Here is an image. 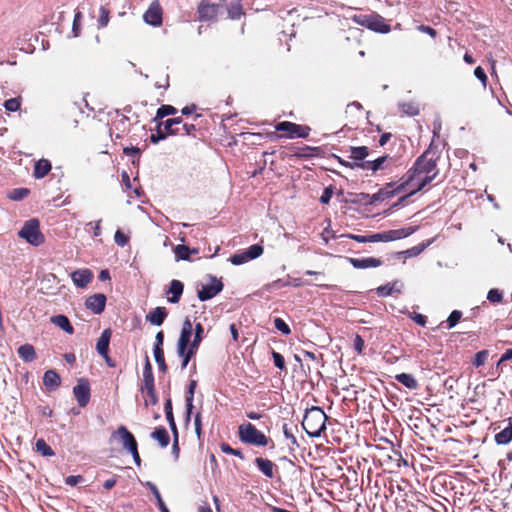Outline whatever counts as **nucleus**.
I'll return each instance as SVG.
<instances>
[{
	"label": "nucleus",
	"mask_w": 512,
	"mask_h": 512,
	"mask_svg": "<svg viewBox=\"0 0 512 512\" xmlns=\"http://www.w3.org/2000/svg\"><path fill=\"white\" fill-rule=\"evenodd\" d=\"M427 155L428 152H425L416 160L413 167L403 177V182L399 185L397 191L408 187L411 189L408 195H413L436 178L438 175L436 161L427 158Z\"/></svg>",
	"instance_id": "f257e3e1"
},
{
	"label": "nucleus",
	"mask_w": 512,
	"mask_h": 512,
	"mask_svg": "<svg viewBox=\"0 0 512 512\" xmlns=\"http://www.w3.org/2000/svg\"><path fill=\"white\" fill-rule=\"evenodd\" d=\"M327 416L319 407L308 409L302 421V427L311 437H319L326 428Z\"/></svg>",
	"instance_id": "f03ea898"
},
{
	"label": "nucleus",
	"mask_w": 512,
	"mask_h": 512,
	"mask_svg": "<svg viewBox=\"0 0 512 512\" xmlns=\"http://www.w3.org/2000/svg\"><path fill=\"white\" fill-rule=\"evenodd\" d=\"M238 434L240 440L244 443L255 446H266L268 444V438L265 434L249 422L239 426Z\"/></svg>",
	"instance_id": "7ed1b4c3"
},
{
	"label": "nucleus",
	"mask_w": 512,
	"mask_h": 512,
	"mask_svg": "<svg viewBox=\"0 0 512 512\" xmlns=\"http://www.w3.org/2000/svg\"><path fill=\"white\" fill-rule=\"evenodd\" d=\"M18 235L34 246H39L44 243V235L40 231L37 219L27 221L19 231Z\"/></svg>",
	"instance_id": "20e7f679"
},
{
	"label": "nucleus",
	"mask_w": 512,
	"mask_h": 512,
	"mask_svg": "<svg viewBox=\"0 0 512 512\" xmlns=\"http://www.w3.org/2000/svg\"><path fill=\"white\" fill-rule=\"evenodd\" d=\"M355 20L361 26H364L374 32L387 34L391 31L390 25L379 14H370L355 17Z\"/></svg>",
	"instance_id": "39448f33"
},
{
	"label": "nucleus",
	"mask_w": 512,
	"mask_h": 512,
	"mask_svg": "<svg viewBox=\"0 0 512 512\" xmlns=\"http://www.w3.org/2000/svg\"><path fill=\"white\" fill-rule=\"evenodd\" d=\"M141 390L147 394V398L145 399L146 406H148L149 403L152 405L157 403V396L154 388V377L148 358L146 359V364L143 371V385Z\"/></svg>",
	"instance_id": "423d86ee"
},
{
	"label": "nucleus",
	"mask_w": 512,
	"mask_h": 512,
	"mask_svg": "<svg viewBox=\"0 0 512 512\" xmlns=\"http://www.w3.org/2000/svg\"><path fill=\"white\" fill-rule=\"evenodd\" d=\"M277 131L285 132L288 138H306L309 135L310 128L293 122L284 121L275 126Z\"/></svg>",
	"instance_id": "0eeeda50"
},
{
	"label": "nucleus",
	"mask_w": 512,
	"mask_h": 512,
	"mask_svg": "<svg viewBox=\"0 0 512 512\" xmlns=\"http://www.w3.org/2000/svg\"><path fill=\"white\" fill-rule=\"evenodd\" d=\"M163 10L159 1H153L143 14V20L148 25L159 27L163 22Z\"/></svg>",
	"instance_id": "6e6552de"
},
{
	"label": "nucleus",
	"mask_w": 512,
	"mask_h": 512,
	"mask_svg": "<svg viewBox=\"0 0 512 512\" xmlns=\"http://www.w3.org/2000/svg\"><path fill=\"white\" fill-rule=\"evenodd\" d=\"M222 6L202 1L197 9L198 19L200 21H216Z\"/></svg>",
	"instance_id": "1a4fd4ad"
},
{
	"label": "nucleus",
	"mask_w": 512,
	"mask_h": 512,
	"mask_svg": "<svg viewBox=\"0 0 512 512\" xmlns=\"http://www.w3.org/2000/svg\"><path fill=\"white\" fill-rule=\"evenodd\" d=\"M211 284L202 285L197 291V296L200 301H207L215 297L223 289V284L220 280L210 276Z\"/></svg>",
	"instance_id": "9d476101"
},
{
	"label": "nucleus",
	"mask_w": 512,
	"mask_h": 512,
	"mask_svg": "<svg viewBox=\"0 0 512 512\" xmlns=\"http://www.w3.org/2000/svg\"><path fill=\"white\" fill-rule=\"evenodd\" d=\"M117 437L123 449L130 451V449L137 446V441L133 434L128 431L125 426H119L115 432L112 433L111 438Z\"/></svg>",
	"instance_id": "9b49d317"
},
{
	"label": "nucleus",
	"mask_w": 512,
	"mask_h": 512,
	"mask_svg": "<svg viewBox=\"0 0 512 512\" xmlns=\"http://www.w3.org/2000/svg\"><path fill=\"white\" fill-rule=\"evenodd\" d=\"M193 332V325L191 321L186 318L182 324L179 339L177 341V352L183 353L184 349H188L190 345V339Z\"/></svg>",
	"instance_id": "f8f14e48"
},
{
	"label": "nucleus",
	"mask_w": 512,
	"mask_h": 512,
	"mask_svg": "<svg viewBox=\"0 0 512 512\" xmlns=\"http://www.w3.org/2000/svg\"><path fill=\"white\" fill-rule=\"evenodd\" d=\"M73 393L79 406L85 407L90 400V387L88 381L79 379L77 385L73 388Z\"/></svg>",
	"instance_id": "ddd939ff"
},
{
	"label": "nucleus",
	"mask_w": 512,
	"mask_h": 512,
	"mask_svg": "<svg viewBox=\"0 0 512 512\" xmlns=\"http://www.w3.org/2000/svg\"><path fill=\"white\" fill-rule=\"evenodd\" d=\"M111 335H112L111 330L110 329H105L101 333L100 337L97 340L96 350L105 359V361L107 362L108 365L113 366L110 363V357L108 355L109 343H110Z\"/></svg>",
	"instance_id": "4468645a"
},
{
	"label": "nucleus",
	"mask_w": 512,
	"mask_h": 512,
	"mask_svg": "<svg viewBox=\"0 0 512 512\" xmlns=\"http://www.w3.org/2000/svg\"><path fill=\"white\" fill-rule=\"evenodd\" d=\"M85 305L87 309L91 310L95 314H100L105 309L106 296L98 293L87 298Z\"/></svg>",
	"instance_id": "2eb2a0df"
},
{
	"label": "nucleus",
	"mask_w": 512,
	"mask_h": 512,
	"mask_svg": "<svg viewBox=\"0 0 512 512\" xmlns=\"http://www.w3.org/2000/svg\"><path fill=\"white\" fill-rule=\"evenodd\" d=\"M71 278L77 287L84 288L91 282L93 274L89 269H79L72 272Z\"/></svg>",
	"instance_id": "dca6fc26"
},
{
	"label": "nucleus",
	"mask_w": 512,
	"mask_h": 512,
	"mask_svg": "<svg viewBox=\"0 0 512 512\" xmlns=\"http://www.w3.org/2000/svg\"><path fill=\"white\" fill-rule=\"evenodd\" d=\"M348 261L356 269H367L376 268L382 264V261L378 258L367 257V258H348Z\"/></svg>",
	"instance_id": "f3484780"
},
{
	"label": "nucleus",
	"mask_w": 512,
	"mask_h": 512,
	"mask_svg": "<svg viewBox=\"0 0 512 512\" xmlns=\"http://www.w3.org/2000/svg\"><path fill=\"white\" fill-rule=\"evenodd\" d=\"M403 289V283L401 281H394L390 283H386L385 285L379 286L376 291L377 294L381 297H387L394 293L400 294Z\"/></svg>",
	"instance_id": "a211bd4d"
},
{
	"label": "nucleus",
	"mask_w": 512,
	"mask_h": 512,
	"mask_svg": "<svg viewBox=\"0 0 512 512\" xmlns=\"http://www.w3.org/2000/svg\"><path fill=\"white\" fill-rule=\"evenodd\" d=\"M414 231H415L414 228H402V229L389 230V231L382 232L383 242H390V241L406 238L409 235H411Z\"/></svg>",
	"instance_id": "6ab92c4d"
},
{
	"label": "nucleus",
	"mask_w": 512,
	"mask_h": 512,
	"mask_svg": "<svg viewBox=\"0 0 512 512\" xmlns=\"http://www.w3.org/2000/svg\"><path fill=\"white\" fill-rule=\"evenodd\" d=\"M184 285L179 280H172L167 291L168 301L170 303H178L183 293Z\"/></svg>",
	"instance_id": "aec40b11"
},
{
	"label": "nucleus",
	"mask_w": 512,
	"mask_h": 512,
	"mask_svg": "<svg viewBox=\"0 0 512 512\" xmlns=\"http://www.w3.org/2000/svg\"><path fill=\"white\" fill-rule=\"evenodd\" d=\"M167 317V311L164 307H156L146 315V320L152 325L160 326Z\"/></svg>",
	"instance_id": "412c9836"
},
{
	"label": "nucleus",
	"mask_w": 512,
	"mask_h": 512,
	"mask_svg": "<svg viewBox=\"0 0 512 512\" xmlns=\"http://www.w3.org/2000/svg\"><path fill=\"white\" fill-rule=\"evenodd\" d=\"M255 463L258 469L268 478L274 477V467L275 464L269 460L262 457H257L255 459Z\"/></svg>",
	"instance_id": "4be33fe9"
},
{
	"label": "nucleus",
	"mask_w": 512,
	"mask_h": 512,
	"mask_svg": "<svg viewBox=\"0 0 512 512\" xmlns=\"http://www.w3.org/2000/svg\"><path fill=\"white\" fill-rule=\"evenodd\" d=\"M196 386H197V382L195 380H191L189 383L187 393H186L185 402H186V420L187 421H189L191 418L192 409H193V397H194V392H195Z\"/></svg>",
	"instance_id": "5701e85b"
},
{
	"label": "nucleus",
	"mask_w": 512,
	"mask_h": 512,
	"mask_svg": "<svg viewBox=\"0 0 512 512\" xmlns=\"http://www.w3.org/2000/svg\"><path fill=\"white\" fill-rule=\"evenodd\" d=\"M51 322L56 325L57 327H59L60 329H62L63 331H65L66 333L72 335L74 333V328L73 326L71 325L69 319L65 316V315H55L53 317H51Z\"/></svg>",
	"instance_id": "b1692460"
},
{
	"label": "nucleus",
	"mask_w": 512,
	"mask_h": 512,
	"mask_svg": "<svg viewBox=\"0 0 512 512\" xmlns=\"http://www.w3.org/2000/svg\"><path fill=\"white\" fill-rule=\"evenodd\" d=\"M508 426L495 435V441L499 445H506L512 441V418H508Z\"/></svg>",
	"instance_id": "393cba45"
},
{
	"label": "nucleus",
	"mask_w": 512,
	"mask_h": 512,
	"mask_svg": "<svg viewBox=\"0 0 512 512\" xmlns=\"http://www.w3.org/2000/svg\"><path fill=\"white\" fill-rule=\"evenodd\" d=\"M51 170V164L46 159H40L35 163L33 175L37 179L45 177Z\"/></svg>",
	"instance_id": "a878e982"
},
{
	"label": "nucleus",
	"mask_w": 512,
	"mask_h": 512,
	"mask_svg": "<svg viewBox=\"0 0 512 512\" xmlns=\"http://www.w3.org/2000/svg\"><path fill=\"white\" fill-rule=\"evenodd\" d=\"M43 383L48 389H55L60 385L61 379L57 372L48 370L44 374Z\"/></svg>",
	"instance_id": "bb28decb"
},
{
	"label": "nucleus",
	"mask_w": 512,
	"mask_h": 512,
	"mask_svg": "<svg viewBox=\"0 0 512 512\" xmlns=\"http://www.w3.org/2000/svg\"><path fill=\"white\" fill-rule=\"evenodd\" d=\"M151 438L158 441L161 447H167L170 441L169 434L164 427H158L151 433Z\"/></svg>",
	"instance_id": "cd10ccee"
},
{
	"label": "nucleus",
	"mask_w": 512,
	"mask_h": 512,
	"mask_svg": "<svg viewBox=\"0 0 512 512\" xmlns=\"http://www.w3.org/2000/svg\"><path fill=\"white\" fill-rule=\"evenodd\" d=\"M395 379L399 383H401L402 385H404L405 387H407L409 389L414 390V389H416L418 387L417 380L411 374H408V373L397 374L395 376Z\"/></svg>",
	"instance_id": "c85d7f7f"
},
{
	"label": "nucleus",
	"mask_w": 512,
	"mask_h": 512,
	"mask_svg": "<svg viewBox=\"0 0 512 512\" xmlns=\"http://www.w3.org/2000/svg\"><path fill=\"white\" fill-rule=\"evenodd\" d=\"M18 355L26 362H31L36 358L35 349L30 344L21 345L18 348Z\"/></svg>",
	"instance_id": "c756f323"
},
{
	"label": "nucleus",
	"mask_w": 512,
	"mask_h": 512,
	"mask_svg": "<svg viewBox=\"0 0 512 512\" xmlns=\"http://www.w3.org/2000/svg\"><path fill=\"white\" fill-rule=\"evenodd\" d=\"M164 411H165L169 426L173 432V435L177 436L178 430H177L176 423L174 420V416H173V412H172V403H171L170 399L166 400L165 405H164Z\"/></svg>",
	"instance_id": "7c9ffc66"
},
{
	"label": "nucleus",
	"mask_w": 512,
	"mask_h": 512,
	"mask_svg": "<svg viewBox=\"0 0 512 512\" xmlns=\"http://www.w3.org/2000/svg\"><path fill=\"white\" fill-rule=\"evenodd\" d=\"M228 17L230 19H239L242 14V5L240 3V0H232L228 6Z\"/></svg>",
	"instance_id": "2f4dec72"
},
{
	"label": "nucleus",
	"mask_w": 512,
	"mask_h": 512,
	"mask_svg": "<svg viewBox=\"0 0 512 512\" xmlns=\"http://www.w3.org/2000/svg\"><path fill=\"white\" fill-rule=\"evenodd\" d=\"M174 253L176 260H188L191 253H197V250H190L189 247L185 245H177L174 248Z\"/></svg>",
	"instance_id": "473e14b6"
},
{
	"label": "nucleus",
	"mask_w": 512,
	"mask_h": 512,
	"mask_svg": "<svg viewBox=\"0 0 512 512\" xmlns=\"http://www.w3.org/2000/svg\"><path fill=\"white\" fill-rule=\"evenodd\" d=\"M146 486L151 490V492L155 496L160 511L161 512H169V510H168L167 506L165 505V503H164V501H163V499L161 497V494H160L158 488L156 487V485L153 484L152 482H147Z\"/></svg>",
	"instance_id": "72a5a7b5"
},
{
	"label": "nucleus",
	"mask_w": 512,
	"mask_h": 512,
	"mask_svg": "<svg viewBox=\"0 0 512 512\" xmlns=\"http://www.w3.org/2000/svg\"><path fill=\"white\" fill-rule=\"evenodd\" d=\"M204 328L201 323H197L194 328V338L190 343L189 347L198 350L199 345L203 339Z\"/></svg>",
	"instance_id": "f704fd0d"
},
{
	"label": "nucleus",
	"mask_w": 512,
	"mask_h": 512,
	"mask_svg": "<svg viewBox=\"0 0 512 512\" xmlns=\"http://www.w3.org/2000/svg\"><path fill=\"white\" fill-rule=\"evenodd\" d=\"M182 123V118L181 117H177V118H172V119H168L166 120L163 125H164V129L167 131L168 134L170 135H175V134H178L180 132V129L177 127V128H174L173 126H178Z\"/></svg>",
	"instance_id": "c9c22d12"
},
{
	"label": "nucleus",
	"mask_w": 512,
	"mask_h": 512,
	"mask_svg": "<svg viewBox=\"0 0 512 512\" xmlns=\"http://www.w3.org/2000/svg\"><path fill=\"white\" fill-rule=\"evenodd\" d=\"M399 106L401 110L409 116H415L419 113V106L415 102H405L401 103Z\"/></svg>",
	"instance_id": "e433bc0d"
},
{
	"label": "nucleus",
	"mask_w": 512,
	"mask_h": 512,
	"mask_svg": "<svg viewBox=\"0 0 512 512\" xmlns=\"http://www.w3.org/2000/svg\"><path fill=\"white\" fill-rule=\"evenodd\" d=\"M350 152H351V158L354 159V160H363L364 158L367 157L368 155V148L365 147V146H362V147H351L350 148Z\"/></svg>",
	"instance_id": "4c0bfd02"
},
{
	"label": "nucleus",
	"mask_w": 512,
	"mask_h": 512,
	"mask_svg": "<svg viewBox=\"0 0 512 512\" xmlns=\"http://www.w3.org/2000/svg\"><path fill=\"white\" fill-rule=\"evenodd\" d=\"M197 350L189 347L188 349H184L183 353L177 352L178 356L182 358L181 368L185 369L190 361V359L196 354Z\"/></svg>",
	"instance_id": "58836bf2"
},
{
	"label": "nucleus",
	"mask_w": 512,
	"mask_h": 512,
	"mask_svg": "<svg viewBox=\"0 0 512 512\" xmlns=\"http://www.w3.org/2000/svg\"><path fill=\"white\" fill-rule=\"evenodd\" d=\"M36 450L43 456H53L54 451L43 439H38L36 442Z\"/></svg>",
	"instance_id": "ea45409f"
},
{
	"label": "nucleus",
	"mask_w": 512,
	"mask_h": 512,
	"mask_svg": "<svg viewBox=\"0 0 512 512\" xmlns=\"http://www.w3.org/2000/svg\"><path fill=\"white\" fill-rule=\"evenodd\" d=\"M177 112L176 108H174L173 106L171 105H162L161 107L158 108L157 110V114H156V117L154 118V120H158V119H162L168 115H173Z\"/></svg>",
	"instance_id": "a19ab883"
},
{
	"label": "nucleus",
	"mask_w": 512,
	"mask_h": 512,
	"mask_svg": "<svg viewBox=\"0 0 512 512\" xmlns=\"http://www.w3.org/2000/svg\"><path fill=\"white\" fill-rule=\"evenodd\" d=\"M29 190L27 188H17L11 191L9 198L14 201H19L27 197Z\"/></svg>",
	"instance_id": "79ce46f5"
},
{
	"label": "nucleus",
	"mask_w": 512,
	"mask_h": 512,
	"mask_svg": "<svg viewBox=\"0 0 512 512\" xmlns=\"http://www.w3.org/2000/svg\"><path fill=\"white\" fill-rule=\"evenodd\" d=\"M21 102L19 98H11L4 102V107L9 112H16L20 109Z\"/></svg>",
	"instance_id": "37998d69"
},
{
	"label": "nucleus",
	"mask_w": 512,
	"mask_h": 512,
	"mask_svg": "<svg viewBox=\"0 0 512 512\" xmlns=\"http://www.w3.org/2000/svg\"><path fill=\"white\" fill-rule=\"evenodd\" d=\"M247 254H248V257L250 260H253V259H256L258 258L259 256L262 255L263 253V248L261 245L259 244H254V245H251L247 250H246Z\"/></svg>",
	"instance_id": "c03bdc74"
},
{
	"label": "nucleus",
	"mask_w": 512,
	"mask_h": 512,
	"mask_svg": "<svg viewBox=\"0 0 512 512\" xmlns=\"http://www.w3.org/2000/svg\"><path fill=\"white\" fill-rule=\"evenodd\" d=\"M461 317H462L461 311L453 310L447 319L448 329H452L453 327H455L457 325V323L459 322V320L461 319Z\"/></svg>",
	"instance_id": "a18cd8bd"
},
{
	"label": "nucleus",
	"mask_w": 512,
	"mask_h": 512,
	"mask_svg": "<svg viewBox=\"0 0 512 512\" xmlns=\"http://www.w3.org/2000/svg\"><path fill=\"white\" fill-rule=\"evenodd\" d=\"M249 257H248V254L246 251H243L241 253H237V254H234L230 261L232 264L234 265H241V264H244L246 263L247 261H249Z\"/></svg>",
	"instance_id": "49530a36"
},
{
	"label": "nucleus",
	"mask_w": 512,
	"mask_h": 512,
	"mask_svg": "<svg viewBox=\"0 0 512 512\" xmlns=\"http://www.w3.org/2000/svg\"><path fill=\"white\" fill-rule=\"evenodd\" d=\"M99 12L98 24L102 28L106 27L109 23V10L104 6H101Z\"/></svg>",
	"instance_id": "de8ad7c7"
},
{
	"label": "nucleus",
	"mask_w": 512,
	"mask_h": 512,
	"mask_svg": "<svg viewBox=\"0 0 512 512\" xmlns=\"http://www.w3.org/2000/svg\"><path fill=\"white\" fill-rule=\"evenodd\" d=\"M274 326L277 330L282 332L284 335H289L291 333L290 327L286 324V322L281 318L274 319Z\"/></svg>",
	"instance_id": "09e8293b"
},
{
	"label": "nucleus",
	"mask_w": 512,
	"mask_h": 512,
	"mask_svg": "<svg viewBox=\"0 0 512 512\" xmlns=\"http://www.w3.org/2000/svg\"><path fill=\"white\" fill-rule=\"evenodd\" d=\"M487 357H488V351L487 350L479 351L475 355V358H474V361H473V365L475 367H477V368L482 366V365H484L485 361L487 360Z\"/></svg>",
	"instance_id": "8fccbe9b"
},
{
	"label": "nucleus",
	"mask_w": 512,
	"mask_h": 512,
	"mask_svg": "<svg viewBox=\"0 0 512 512\" xmlns=\"http://www.w3.org/2000/svg\"><path fill=\"white\" fill-rule=\"evenodd\" d=\"M385 159H386L385 157H380L374 161H371V162L368 161L365 164H363L362 167H366L373 171H377L382 167V164L384 163Z\"/></svg>",
	"instance_id": "3c124183"
},
{
	"label": "nucleus",
	"mask_w": 512,
	"mask_h": 512,
	"mask_svg": "<svg viewBox=\"0 0 512 512\" xmlns=\"http://www.w3.org/2000/svg\"><path fill=\"white\" fill-rule=\"evenodd\" d=\"M502 298V293L498 289H491L487 294V299L492 303H499Z\"/></svg>",
	"instance_id": "603ef678"
},
{
	"label": "nucleus",
	"mask_w": 512,
	"mask_h": 512,
	"mask_svg": "<svg viewBox=\"0 0 512 512\" xmlns=\"http://www.w3.org/2000/svg\"><path fill=\"white\" fill-rule=\"evenodd\" d=\"M221 451L226 454L235 455L241 459L244 458L243 453L240 450L234 449L226 443L221 444Z\"/></svg>",
	"instance_id": "864d4df0"
},
{
	"label": "nucleus",
	"mask_w": 512,
	"mask_h": 512,
	"mask_svg": "<svg viewBox=\"0 0 512 512\" xmlns=\"http://www.w3.org/2000/svg\"><path fill=\"white\" fill-rule=\"evenodd\" d=\"M114 239H115L116 244L121 246V247H124L128 243V241H129L128 236H126L120 230L116 231Z\"/></svg>",
	"instance_id": "5fc2aeb1"
},
{
	"label": "nucleus",
	"mask_w": 512,
	"mask_h": 512,
	"mask_svg": "<svg viewBox=\"0 0 512 512\" xmlns=\"http://www.w3.org/2000/svg\"><path fill=\"white\" fill-rule=\"evenodd\" d=\"M272 357H273L274 365L277 368H279L280 370L285 369V360H284V357L280 353L273 351Z\"/></svg>",
	"instance_id": "6e6d98bb"
},
{
	"label": "nucleus",
	"mask_w": 512,
	"mask_h": 512,
	"mask_svg": "<svg viewBox=\"0 0 512 512\" xmlns=\"http://www.w3.org/2000/svg\"><path fill=\"white\" fill-rule=\"evenodd\" d=\"M431 244V241H428L426 244H421L418 246H415L411 249H408L405 253L409 256H417L419 255L426 247H428Z\"/></svg>",
	"instance_id": "4d7b16f0"
},
{
	"label": "nucleus",
	"mask_w": 512,
	"mask_h": 512,
	"mask_svg": "<svg viewBox=\"0 0 512 512\" xmlns=\"http://www.w3.org/2000/svg\"><path fill=\"white\" fill-rule=\"evenodd\" d=\"M474 75L477 79H479L482 82L483 86L485 87L487 84V76L482 67H476L474 70Z\"/></svg>",
	"instance_id": "13d9d810"
},
{
	"label": "nucleus",
	"mask_w": 512,
	"mask_h": 512,
	"mask_svg": "<svg viewBox=\"0 0 512 512\" xmlns=\"http://www.w3.org/2000/svg\"><path fill=\"white\" fill-rule=\"evenodd\" d=\"M166 138V134L161 130V123L158 125L157 133L152 134L150 139L151 142L157 144L160 140H164Z\"/></svg>",
	"instance_id": "bf43d9fd"
},
{
	"label": "nucleus",
	"mask_w": 512,
	"mask_h": 512,
	"mask_svg": "<svg viewBox=\"0 0 512 512\" xmlns=\"http://www.w3.org/2000/svg\"><path fill=\"white\" fill-rule=\"evenodd\" d=\"M332 194H333V191H332V187L331 186L325 188L323 194L320 197V202L323 203V204H328L330 202Z\"/></svg>",
	"instance_id": "052dcab7"
},
{
	"label": "nucleus",
	"mask_w": 512,
	"mask_h": 512,
	"mask_svg": "<svg viewBox=\"0 0 512 512\" xmlns=\"http://www.w3.org/2000/svg\"><path fill=\"white\" fill-rule=\"evenodd\" d=\"M83 481V477L80 475H71L65 479V483L70 486H75Z\"/></svg>",
	"instance_id": "680f3d73"
},
{
	"label": "nucleus",
	"mask_w": 512,
	"mask_h": 512,
	"mask_svg": "<svg viewBox=\"0 0 512 512\" xmlns=\"http://www.w3.org/2000/svg\"><path fill=\"white\" fill-rule=\"evenodd\" d=\"M123 151L127 156L130 157H139L141 154L140 149L137 147H126Z\"/></svg>",
	"instance_id": "e2e57ef3"
},
{
	"label": "nucleus",
	"mask_w": 512,
	"mask_h": 512,
	"mask_svg": "<svg viewBox=\"0 0 512 512\" xmlns=\"http://www.w3.org/2000/svg\"><path fill=\"white\" fill-rule=\"evenodd\" d=\"M354 349L358 352V353H362L363 349H364V340L362 339L361 336L359 335H356L355 339H354Z\"/></svg>",
	"instance_id": "0e129e2a"
},
{
	"label": "nucleus",
	"mask_w": 512,
	"mask_h": 512,
	"mask_svg": "<svg viewBox=\"0 0 512 512\" xmlns=\"http://www.w3.org/2000/svg\"><path fill=\"white\" fill-rule=\"evenodd\" d=\"M411 318L420 326H425L427 323L426 316L419 313H413Z\"/></svg>",
	"instance_id": "69168bd1"
},
{
	"label": "nucleus",
	"mask_w": 512,
	"mask_h": 512,
	"mask_svg": "<svg viewBox=\"0 0 512 512\" xmlns=\"http://www.w3.org/2000/svg\"><path fill=\"white\" fill-rule=\"evenodd\" d=\"M418 30L421 31V32H424V33H426L428 35H430L433 38L436 37V35H437L436 30L431 28V27H429V26L420 25L418 27Z\"/></svg>",
	"instance_id": "338daca9"
},
{
	"label": "nucleus",
	"mask_w": 512,
	"mask_h": 512,
	"mask_svg": "<svg viewBox=\"0 0 512 512\" xmlns=\"http://www.w3.org/2000/svg\"><path fill=\"white\" fill-rule=\"evenodd\" d=\"M283 433L287 439H290L292 441L293 444L297 443L295 436L293 435L287 424L283 425Z\"/></svg>",
	"instance_id": "774afa93"
}]
</instances>
